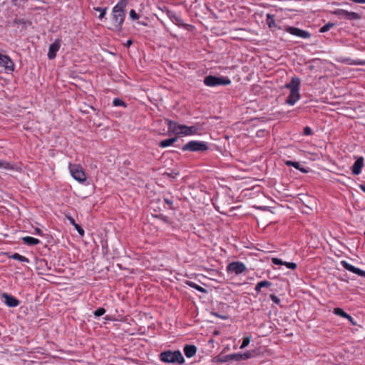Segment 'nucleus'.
Wrapping results in <instances>:
<instances>
[{
	"instance_id": "obj_7",
	"label": "nucleus",
	"mask_w": 365,
	"mask_h": 365,
	"mask_svg": "<svg viewBox=\"0 0 365 365\" xmlns=\"http://www.w3.org/2000/svg\"><path fill=\"white\" fill-rule=\"evenodd\" d=\"M69 171L71 176L78 182L83 183L86 180V175L80 165H69Z\"/></svg>"
},
{
	"instance_id": "obj_31",
	"label": "nucleus",
	"mask_w": 365,
	"mask_h": 365,
	"mask_svg": "<svg viewBox=\"0 0 365 365\" xmlns=\"http://www.w3.org/2000/svg\"><path fill=\"white\" fill-rule=\"evenodd\" d=\"M29 0H11V4L13 6L16 7H21L24 4H26Z\"/></svg>"
},
{
	"instance_id": "obj_34",
	"label": "nucleus",
	"mask_w": 365,
	"mask_h": 365,
	"mask_svg": "<svg viewBox=\"0 0 365 365\" xmlns=\"http://www.w3.org/2000/svg\"><path fill=\"white\" fill-rule=\"evenodd\" d=\"M250 340H251V337L250 336H246L243 339V341L240 346V349H244L247 346H248V344H250Z\"/></svg>"
},
{
	"instance_id": "obj_24",
	"label": "nucleus",
	"mask_w": 365,
	"mask_h": 365,
	"mask_svg": "<svg viewBox=\"0 0 365 365\" xmlns=\"http://www.w3.org/2000/svg\"><path fill=\"white\" fill-rule=\"evenodd\" d=\"M271 285H272V283L269 281H267V280L261 281L256 284L255 290L257 293H259L261 292V289L262 287H269Z\"/></svg>"
},
{
	"instance_id": "obj_44",
	"label": "nucleus",
	"mask_w": 365,
	"mask_h": 365,
	"mask_svg": "<svg viewBox=\"0 0 365 365\" xmlns=\"http://www.w3.org/2000/svg\"><path fill=\"white\" fill-rule=\"evenodd\" d=\"M132 40L129 39L127 41L126 43H125V46L129 47L131 44H132Z\"/></svg>"
},
{
	"instance_id": "obj_27",
	"label": "nucleus",
	"mask_w": 365,
	"mask_h": 365,
	"mask_svg": "<svg viewBox=\"0 0 365 365\" xmlns=\"http://www.w3.org/2000/svg\"><path fill=\"white\" fill-rule=\"evenodd\" d=\"M0 169L13 170L14 165L6 160H0Z\"/></svg>"
},
{
	"instance_id": "obj_32",
	"label": "nucleus",
	"mask_w": 365,
	"mask_h": 365,
	"mask_svg": "<svg viewBox=\"0 0 365 365\" xmlns=\"http://www.w3.org/2000/svg\"><path fill=\"white\" fill-rule=\"evenodd\" d=\"M333 26H334V24H331V23H328V24H325L324 26H323L320 29L319 31H320L321 33L327 32V31H329V29H330Z\"/></svg>"
},
{
	"instance_id": "obj_39",
	"label": "nucleus",
	"mask_w": 365,
	"mask_h": 365,
	"mask_svg": "<svg viewBox=\"0 0 365 365\" xmlns=\"http://www.w3.org/2000/svg\"><path fill=\"white\" fill-rule=\"evenodd\" d=\"M292 167H294L296 169L300 170H302L303 172H305L304 170H303L302 168H300V164L298 162H294L293 165H292Z\"/></svg>"
},
{
	"instance_id": "obj_15",
	"label": "nucleus",
	"mask_w": 365,
	"mask_h": 365,
	"mask_svg": "<svg viewBox=\"0 0 365 365\" xmlns=\"http://www.w3.org/2000/svg\"><path fill=\"white\" fill-rule=\"evenodd\" d=\"M364 167V158H359L353 164L351 167V173L355 175H358L361 173Z\"/></svg>"
},
{
	"instance_id": "obj_23",
	"label": "nucleus",
	"mask_w": 365,
	"mask_h": 365,
	"mask_svg": "<svg viewBox=\"0 0 365 365\" xmlns=\"http://www.w3.org/2000/svg\"><path fill=\"white\" fill-rule=\"evenodd\" d=\"M178 140L177 138H171L168 139L163 140L160 142L159 146L160 148H167L170 145H172L174 143H175Z\"/></svg>"
},
{
	"instance_id": "obj_37",
	"label": "nucleus",
	"mask_w": 365,
	"mask_h": 365,
	"mask_svg": "<svg viewBox=\"0 0 365 365\" xmlns=\"http://www.w3.org/2000/svg\"><path fill=\"white\" fill-rule=\"evenodd\" d=\"M269 298L274 303L277 304H279L280 303L279 298L274 294H270Z\"/></svg>"
},
{
	"instance_id": "obj_38",
	"label": "nucleus",
	"mask_w": 365,
	"mask_h": 365,
	"mask_svg": "<svg viewBox=\"0 0 365 365\" xmlns=\"http://www.w3.org/2000/svg\"><path fill=\"white\" fill-rule=\"evenodd\" d=\"M304 134L305 135H311L312 134V129L309 127H308V126L305 127L304 128Z\"/></svg>"
},
{
	"instance_id": "obj_9",
	"label": "nucleus",
	"mask_w": 365,
	"mask_h": 365,
	"mask_svg": "<svg viewBox=\"0 0 365 365\" xmlns=\"http://www.w3.org/2000/svg\"><path fill=\"white\" fill-rule=\"evenodd\" d=\"M284 31L293 36L304 39L311 36L308 31L293 26H284Z\"/></svg>"
},
{
	"instance_id": "obj_45",
	"label": "nucleus",
	"mask_w": 365,
	"mask_h": 365,
	"mask_svg": "<svg viewBox=\"0 0 365 365\" xmlns=\"http://www.w3.org/2000/svg\"><path fill=\"white\" fill-rule=\"evenodd\" d=\"M360 189L365 192V184H361L359 185Z\"/></svg>"
},
{
	"instance_id": "obj_12",
	"label": "nucleus",
	"mask_w": 365,
	"mask_h": 365,
	"mask_svg": "<svg viewBox=\"0 0 365 365\" xmlns=\"http://www.w3.org/2000/svg\"><path fill=\"white\" fill-rule=\"evenodd\" d=\"M341 266L346 270L351 272L359 276L365 277V271L354 267L345 260L341 262Z\"/></svg>"
},
{
	"instance_id": "obj_14",
	"label": "nucleus",
	"mask_w": 365,
	"mask_h": 365,
	"mask_svg": "<svg viewBox=\"0 0 365 365\" xmlns=\"http://www.w3.org/2000/svg\"><path fill=\"white\" fill-rule=\"evenodd\" d=\"M168 17L171 20V21L177 25L178 26H184L183 20L182 18L178 15L176 13L172 11L168 10L167 12Z\"/></svg>"
},
{
	"instance_id": "obj_33",
	"label": "nucleus",
	"mask_w": 365,
	"mask_h": 365,
	"mask_svg": "<svg viewBox=\"0 0 365 365\" xmlns=\"http://www.w3.org/2000/svg\"><path fill=\"white\" fill-rule=\"evenodd\" d=\"M105 313L106 309L103 307H99L94 312V315L98 317L103 315Z\"/></svg>"
},
{
	"instance_id": "obj_40",
	"label": "nucleus",
	"mask_w": 365,
	"mask_h": 365,
	"mask_svg": "<svg viewBox=\"0 0 365 365\" xmlns=\"http://www.w3.org/2000/svg\"><path fill=\"white\" fill-rule=\"evenodd\" d=\"M66 218L73 226L76 224L75 220L71 216L66 215Z\"/></svg>"
},
{
	"instance_id": "obj_6",
	"label": "nucleus",
	"mask_w": 365,
	"mask_h": 365,
	"mask_svg": "<svg viewBox=\"0 0 365 365\" xmlns=\"http://www.w3.org/2000/svg\"><path fill=\"white\" fill-rule=\"evenodd\" d=\"M204 83L207 86L215 87L217 86L230 85L231 83V81L228 77L207 76L204 78Z\"/></svg>"
},
{
	"instance_id": "obj_28",
	"label": "nucleus",
	"mask_w": 365,
	"mask_h": 365,
	"mask_svg": "<svg viewBox=\"0 0 365 365\" xmlns=\"http://www.w3.org/2000/svg\"><path fill=\"white\" fill-rule=\"evenodd\" d=\"M225 358H226V359L225 361H227L228 359L235 360V361L242 360V356H241V354H230V355L226 356Z\"/></svg>"
},
{
	"instance_id": "obj_30",
	"label": "nucleus",
	"mask_w": 365,
	"mask_h": 365,
	"mask_svg": "<svg viewBox=\"0 0 365 365\" xmlns=\"http://www.w3.org/2000/svg\"><path fill=\"white\" fill-rule=\"evenodd\" d=\"M113 104L114 106H123L124 108L127 106L126 103L118 98L113 99Z\"/></svg>"
},
{
	"instance_id": "obj_4",
	"label": "nucleus",
	"mask_w": 365,
	"mask_h": 365,
	"mask_svg": "<svg viewBox=\"0 0 365 365\" xmlns=\"http://www.w3.org/2000/svg\"><path fill=\"white\" fill-rule=\"evenodd\" d=\"M159 359L162 362L168 364H178L179 365H182L185 363V359L179 350H167L163 351L159 355Z\"/></svg>"
},
{
	"instance_id": "obj_2",
	"label": "nucleus",
	"mask_w": 365,
	"mask_h": 365,
	"mask_svg": "<svg viewBox=\"0 0 365 365\" xmlns=\"http://www.w3.org/2000/svg\"><path fill=\"white\" fill-rule=\"evenodd\" d=\"M127 0H120L112 10V22L116 29H120L125 20Z\"/></svg>"
},
{
	"instance_id": "obj_22",
	"label": "nucleus",
	"mask_w": 365,
	"mask_h": 365,
	"mask_svg": "<svg viewBox=\"0 0 365 365\" xmlns=\"http://www.w3.org/2000/svg\"><path fill=\"white\" fill-rule=\"evenodd\" d=\"M334 314L338 316H340L343 318L349 319L350 322H352V317L346 314L342 309L341 308H335L333 311Z\"/></svg>"
},
{
	"instance_id": "obj_26",
	"label": "nucleus",
	"mask_w": 365,
	"mask_h": 365,
	"mask_svg": "<svg viewBox=\"0 0 365 365\" xmlns=\"http://www.w3.org/2000/svg\"><path fill=\"white\" fill-rule=\"evenodd\" d=\"M186 284L192 288L195 289L196 290H197L202 293H205L207 292L205 288L199 286L198 284H197L196 283H195L192 281H187Z\"/></svg>"
},
{
	"instance_id": "obj_41",
	"label": "nucleus",
	"mask_w": 365,
	"mask_h": 365,
	"mask_svg": "<svg viewBox=\"0 0 365 365\" xmlns=\"http://www.w3.org/2000/svg\"><path fill=\"white\" fill-rule=\"evenodd\" d=\"M241 356H242V359H247L250 357V353H245L243 354H241Z\"/></svg>"
},
{
	"instance_id": "obj_17",
	"label": "nucleus",
	"mask_w": 365,
	"mask_h": 365,
	"mask_svg": "<svg viewBox=\"0 0 365 365\" xmlns=\"http://www.w3.org/2000/svg\"><path fill=\"white\" fill-rule=\"evenodd\" d=\"M271 260H272V262L276 265H284L288 269H295L297 268V264L294 262H284V261H282L281 259H279L277 257H273V258H272Z\"/></svg>"
},
{
	"instance_id": "obj_36",
	"label": "nucleus",
	"mask_w": 365,
	"mask_h": 365,
	"mask_svg": "<svg viewBox=\"0 0 365 365\" xmlns=\"http://www.w3.org/2000/svg\"><path fill=\"white\" fill-rule=\"evenodd\" d=\"M73 227L81 236L84 235V230L78 224L76 223Z\"/></svg>"
},
{
	"instance_id": "obj_13",
	"label": "nucleus",
	"mask_w": 365,
	"mask_h": 365,
	"mask_svg": "<svg viewBox=\"0 0 365 365\" xmlns=\"http://www.w3.org/2000/svg\"><path fill=\"white\" fill-rule=\"evenodd\" d=\"M60 47L61 44L58 39L56 40L53 43L50 45L48 52V58L50 60L54 59L56 58V53L58 51Z\"/></svg>"
},
{
	"instance_id": "obj_42",
	"label": "nucleus",
	"mask_w": 365,
	"mask_h": 365,
	"mask_svg": "<svg viewBox=\"0 0 365 365\" xmlns=\"http://www.w3.org/2000/svg\"><path fill=\"white\" fill-rule=\"evenodd\" d=\"M35 233L38 235H42V231L38 227L35 228Z\"/></svg>"
},
{
	"instance_id": "obj_43",
	"label": "nucleus",
	"mask_w": 365,
	"mask_h": 365,
	"mask_svg": "<svg viewBox=\"0 0 365 365\" xmlns=\"http://www.w3.org/2000/svg\"><path fill=\"white\" fill-rule=\"evenodd\" d=\"M294 161L287 160L285 162L286 165L287 166H292Z\"/></svg>"
},
{
	"instance_id": "obj_25",
	"label": "nucleus",
	"mask_w": 365,
	"mask_h": 365,
	"mask_svg": "<svg viewBox=\"0 0 365 365\" xmlns=\"http://www.w3.org/2000/svg\"><path fill=\"white\" fill-rule=\"evenodd\" d=\"M10 258H11L13 259H16V260L20 261V262H26V263L29 262V259L27 257H26L25 256H23V255H21L19 253L13 254L10 257Z\"/></svg>"
},
{
	"instance_id": "obj_20",
	"label": "nucleus",
	"mask_w": 365,
	"mask_h": 365,
	"mask_svg": "<svg viewBox=\"0 0 365 365\" xmlns=\"http://www.w3.org/2000/svg\"><path fill=\"white\" fill-rule=\"evenodd\" d=\"M266 24L269 29H281V27L277 26L274 21V15L271 14H267L266 16Z\"/></svg>"
},
{
	"instance_id": "obj_10",
	"label": "nucleus",
	"mask_w": 365,
	"mask_h": 365,
	"mask_svg": "<svg viewBox=\"0 0 365 365\" xmlns=\"http://www.w3.org/2000/svg\"><path fill=\"white\" fill-rule=\"evenodd\" d=\"M334 14L341 19L355 20L359 18V15L357 13L344 9H338L334 11Z\"/></svg>"
},
{
	"instance_id": "obj_16",
	"label": "nucleus",
	"mask_w": 365,
	"mask_h": 365,
	"mask_svg": "<svg viewBox=\"0 0 365 365\" xmlns=\"http://www.w3.org/2000/svg\"><path fill=\"white\" fill-rule=\"evenodd\" d=\"M2 297L5 299L4 303L9 307H16L19 304V301L9 294L4 293Z\"/></svg>"
},
{
	"instance_id": "obj_3",
	"label": "nucleus",
	"mask_w": 365,
	"mask_h": 365,
	"mask_svg": "<svg viewBox=\"0 0 365 365\" xmlns=\"http://www.w3.org/2000/svg\"><path fill=\"white\" fill-rule=\"evenodd\" d=\"M301 81L298 77H292L291 81L285 85V88L290 91L286 103L290 106H294L300 98L299 89Z\"/></svg>"
},
{
	"instance_id": "obj_11",
	"label": "nucleus",
	"mask_w": 365,
	"mask_h": 365,
	"mask_svg": "<svg viewBox=\"0 0 365 365\" xmlns=\"http://www.w3.org/2000/svg\"><path fill=\"white\" fill-rule=\"evenodd\" d=\"M0 66L4 67L7 72L14 71V63L11 58L7 55L0 53Z\"/></svg>"
},
{
	"instance_id": "obj_21",
	"label": "nucleus",
	"mask_w": 365,
	"mask_h": 365,
	"mask_svg": "<svg viewBox=\"0 0 365 365\" xmlns=\"http://www.w3.org/2000/svg\"><path fill=\"white\" fill-rule=\"evenodd\" d=\"M21 240L24 244L30 246L36 245L41 242L38 239L30 236L23 237Z\"/></svg>"
},
{
	"instance_id": "obj_46",
	"label": "nucleus",
	"mask_w": 365,
	"mask_h": 365,
	"mask_svg": "<svg viewBox=\"0 0 365 365\" xmlns=\"http://www.w3.org/2000/svg\"><path fill=\"white\" fill-rule=\"evenodd\" d=\"M165 201H166V202H167L168 204H171V202H170V200H167V199H166V200H165Z\"/></svg>"
},
{
	"instance_id": "obj_5",
	"label": "nucleus",
	"mask_w": 365,
	"mask_h": 365,
	"mask_svg": "<svg viewBox=\"0 0 365 365\" xmlns=\"http://www.w3.org/2000/svg\"><path fill=\"white\" fill-rule=\"evenodd\" d=\"M209 148L207 142L200 140H190L182 147L183 151L204 152Z\"/></svg>"
},
{
	"instance_id": "obj_29",
	"label": "nucleus",
	"mask_w": 365,
	"mask_h": 365,
	"mask_svg": "<svg viewBox=\"0 0 365 365\" xmlns=\"http://www.w3.org/2000/svg\"><path fill=\"white\" fill-rule=\"evenodd\" d=\"M94 10L100 12V15L98 16V18L100 19H103L106 14L107 8L96 7V8H94Z\"/></svg>"
},
{
	"instance_id": "obj_1",
	"label": "nucleus",
	"mask_w": 365,
	"mask_h": 365,
	"mask_svg": "<svg viewBox=\"0 0 365 365\" xmlns=\"http://www.w3.org/2000/svg\"><path fill=\"white\" fill-rule=\"evenodd\" d=\"M168 130L178 136H191L200 134V128L197 125L187 126L172 120L168 121Z\"/></svg>"
},
{
	"instance_id": "obj_8",
	"label": "nucleus",
	"mask_w": 365,
	"mask_h": 365,
	"mask_svg": "<svg viewBox=\"0 0 365 365\" xmlns=\"http://www.w3.org/2000/svg\"><path fill=\"white\" fill-rule=\"evenodd\" d=\"M247 267L242 262L237 261L228 264L226 270L228 273H235L238 275L245 272Z\"/></svg>"
},
{
	"instance_id": "obj_35",
	"label": "nucleus",
	"mask_w": 365,
	"mask_h": 365,
	"mask_svg": "<svg viewBox=\"0 0 365 365\" xmlns=\"http://www.w3.org/2000/svg\"><path fill=\"white\" fill-rule=\"evenodd\" d=\"M129 16H130V18L132 19V20H137L139 19V16L138 14H137V13L135 12V10L132 9L130 11V13H129Z\"/></svg>"
},
{
	"instance_id": "obj_19",
	"label": "nucleus",
	"mask_w": 365,
	"mask_h": 365,
	"mask_svg": "<svg viewBox=\"0 0 365 365\" xmlns=\"http://www.w3.org/2000/svg\"><path fill=\"white\" fill-rule=\"evenodd\" d=\"M183 351L186 357L191 358L195 355L197 347L192 344H187L184 346Z\"/></svg>"
},
{
	"instance_id": "obj_18",
	"label": "nucleus",
	"mask_w": 365,
	"mask_h": 365,
	"mask_svg": "<svg viewBox=\"0 0 365 365\" xmlns=\"http://www.w3.org/2000/svg\"><path fill=\"white\" fill-rule=\"evenodd\" d=\"M338 61L346 65H365V60L352 59L350 58H341Z\"/></svg>"
}]
</instances>
